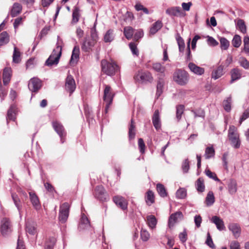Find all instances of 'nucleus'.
Wrapping results in <instances>:
<instances>
[{
  "label": "nucleus",
  "instance_id": "obj_15",
  "mask_svg": "<svg viewBox=\"0 0 249 249\" xmlns=\"http://www.w3.org/2000/svg\"><path fill=\"white\" fill-rule=\"evenodd\" d=\"M228 229L231 231L235 238L237 239L240 236L241 229L238 224L235 223H230L228 225Z\"/></svg>",
  "mask_w": 249,
  "mask_h": 249
},
{
  "label": "nucleus",
  "instance_id": "obj_7",
  "mask_svg": "<svg viewBox=\"0 0 249 249\" xmlns=\"http://www.w3.org/2000/svg\"><path fill=\"white\" fill-rule=\"evenodd\" d=\"M70 205L68 202H65L60 205L58 219L59 222L64 224L66 222L70 213Z\"/></svg>",
  "mask_w": 249,
  "mask_h": 249
},
{
  "label": "nucleus",
  "instance_id": "obj_6",
  "mask_svg": "<svg viewBox=\"0 0 249 249\" xmlns=\"http://www.w3.org/2000/svg\"><path fill=\"white\" fill-rule=\"evenodd\" d=\"M134 79L136 82L142 84L147 82L151 83L153 79L151 73L148 71H139L135 75Z\"/></svg>",
  "mask_w": 249,
  "mask_h": 249
},
{
  "label": "nucleus",
  "instance_id": "obj_3",
  "mask_svg": "<svg viewBox=\"0 0 249 249\" xmlns=\"http://www.w3.org/2000/svg\"><path fill=\"white\" fill-rule=\"evenodd\" d=\"M173 80L180 86L185 85L189 81V74L182 69H177L173 75Z\"/></svg>",
  "mask_w": 249,
  "mask_h": 249
},
{
  "label": "nucleus",
  "instance_id": "obj_51",
  "mask_svg": "<svg viewBox=\"0 0 249 249\" xmlns=\"http://www.w3.org/2000/svg\"><path fill=\"white\" fill-rule=\"evenodd\" d=\"M231 97H228L226 100L223 102V106L224 109L227 112H229L231 110Z\"/></svg>",
  "mask_w": 249,
  "mask_h": 249
},
{
  "label": "nucleus",
  "instance_id": "obj_22",
  "mask_svg": "<svg viewBox=\"0 0 249 249\" xmlns=\"http://www.w3.org/2000/svg\"><path fill=\"white\" fill-rule=\"evenodd\" d=\"M12 70L10 68L6 67L3 69L2 80L4 85H7L11 80Z\"/></svg>",
  "mask_w": 249,
  "mask_h": 249
},
{
  "label": "nucleus",
  "instance_id": "obj_56",
  "mask_svg": "<svg viewBox=\"0 0 249 249\" xmlns=\"http://www.w3.org/2000/svg\"><path fill=\"white\" fill-rule=\"evenodd\" d=\"M176 39L178 46L179 51L180 52H183L185 48V43L183 38L180 36H178Z\"/></svg>",
  "mask_w": 249,
  "mask_h": 249
},
{
  "label": "nucleus",
  "instance_id": "obj_47",
  "mask_svg": "<svg viewBox=\"0 0 249 249\" xmlns=\"http://www.w3.org/2000/svg\"><path fill=\"white\" fill-rule=\"evenodd\" d=\"M237 28L243 34H245L247 32V27L243 19H239L238 20L236 24Z\"/></svg>",
  "mask_w": 249,
  "mask_h": 249
},
{
  "label": "nucleus",
  "instance_id": "obj_23",
  "mask_svg": "<svg viewBox=\"0 0 249 249\" xmlns=\"http://www.w3.org/2000/svg\"><path fill=\"white\" fill-rule=\"evenodd\" d=\"M11 196L19 215H21L22 211V205L20 199L16 194H12Z\"/></svg>",
  "mask_w": 249,
  "mask_h": 249
},
{
  "label": "nucleus",
  "instance_id": "obj_18",
  "mask_svg": "<svg viewBox=\"0 0 249 249\" xmlns=\"http://www.w3.org/2000/svg\"><path fill=\"white\" fill-rule=\"evenodd\" d=\"M80 49L78 46H75L73 49L70 64L71 66L75 65L79 58Z\"/></svg>",
  "mask_w": 249,
  "mask_h": 249
},
{
  "label": "nucleus",
  "instance_id": "obj_34",
  "mask_svg": "<svg viewBox=\"0 0 249 249\" xmlns=\"http://www.w3.org/2000/svg\"><path fill=\"white\" fill-rule=\"evenodd\" d=\"M157 191L161 197H165L168 196V193L164 185L161 183H158L156 186Z\"/></svg>",
  "mask_w": 249,
  "mask_h": 249
},
{
  "label": "nucleus",
  "instance_id": "obj_48",
  "mask_svg": "<svg viewBox=\"0 0 249 249\" xmlns=\"http://www.w3.org/2000/svg\"><path fill=\"white\" fill-rule=\"evenodd\" d=\"M215 151L213 146L206 147L205 151V157L206 159H209L214 157Z\"/></svg>",
  "mask_w": 249,
  "mask_h": 249
},
{
  "label": "nucleus",
  "instance_id": "obj_61",
  "mask_svg": "<svg viewBox=\"0 0 249 249\" xmlns=\"http://www.w3.org/2000/svg\"><path fill=\"white\" fill-rule=\"evenodd\" d=\"M138 146L140 153L142 154L144 153L145 152V145L142 138H139L138 139Z\"/></svg>",
  "mask_w": 249,
  "mask_h": 249
},
{
  "label": "nucleus",
  "instance_id": "obj_38",
  "mask_svg": "<svg viewBox=\"0 0 249 249\" xmlns=\"http://www.w3.org/2000/svg\"><path fill=\"white\" fill-rule=\"evenodd\" d=\"M10 40L9 36L6 31L0 34V46L7 44Z\"/></svg>",
  "mask_w": 249,
  "mask_h": 249
},
{
  "label": "nucleus",
  "instance_id": "obj_57",
  "mask_svg": "<svg viewBox=\"0 0 249 249\" xmlns=\"http://www.w3.org/2000/svg\"><path fill=\"white\" fill-rule=\"evenodd\" d=\"M240 66L246 70L249 69V61L245 57H240L239 59Z\"/></svg>",
  "mask_w": 249,
  "mask_h": 249
},
{
  "label": "nucleus",
  "instance_id": "obj_60",
  "mask_svg": "<svg viewBox=\"0 0 249 249\" xmlns=\"http://www.w3.org/2000/svg\"><path fill=\"white\" fill-rule=\"evenodd\" d=\"M79 9L75 7L72 12V22L74 23H77L79 20Z\"/></svg>",
  "mask_w": 249,
  "mask_h": 249
},
{
  "label": "nucleus",
  "instance_id": "obj_55",
  "mask_svg": "<svg viewBox=\"0 0 249 249\" xmlns=\"http://www.w3.org/2000/svg\"><path fill=\"white\" fill-rule=\"evenodd\" d=\"M184 109V106L183 105H178L176 107V118L178 121H179L181 118V115L183 113Z\"/></svg>",
  "mask_w": 249,
  "mask_h": 249
},
{
  "label": "nucleus",
  "instance_id": "obj_24",
  "mask_svg": "<svg viewBox=\"0 0 249 249\" xmlns=\"http://www.w3.org/2000/svg\"><path fill=\"white\" fill-rule=\"evenodd\" d=\"M17 111V108L16 106L14 104L11 105L9 109L7 111V115L6 117L7 122L8 120L15 121L16 119Z\"/></svg>",
  "mask_w": 249,
  "mask_h": 249
},
{
  "label": "nucleus",
  "instance_id": "obj_21",
  "mask_svg": "<svg viewBox=\"0 0 249 249\" xmlns=\"http://www.w3.org/2000/svg\"><path fill=\"white\" fill-rule=\"evenodd\" d=\"M90 226V222L88 217L83 213L81 214L78 228L80 230L88 229Z\"/></svg>",
  "mask_w": 249,
  "mask_h": 249
},
{
  "label": "nucleus",
  "instance_id": "obj_28",
  "mask_svg": "<svg viewBox=\"0 0 249 249\" xmlns=\"http://www.w3.org/2000/svg\"><path fill=\"white\" fill-rule=\"evenodd\" d=\"M224 66L222 64L219 66L217 69L214 70L212 74V77L214 79H217L222 76L224 73L223 71Z\"/></svg>",
  "mask_w": 249,
  "mask_h": 249
},
{
  "label": "nucleus",
  "instance_id": "obj_20",
  "mask_svg": "<svg viewBox=\"0 0 249 249\" xmlns=\"http://www.w3.org/2000/svg\"><path fill=\"white\" fill-rule=\"evenodd\" d=\"M188 68L191 72L198 75H201L204 72V69L203 68L197 66L193 62L188 64Z\"/></svg>",
  "mask_w": 249,
  "mask_h": 249
},
{
  "label": "nucleus",
  "instance_id": "obj_17",
  "mask_svg": "<svg viewBox=\"0 0 249 249\" xmlns=\"http://www.w3.org/2000/svg\"><path fill=\"white\" fill-rule=\"evenodd\" d=\"M29 195L30 201L34 208L36 210H39L41 208V204L35 192H30Z\"/></svg>",
  "mask_w": 249,
  "mask_h": 249
},
{
  "label": "nucleus",
  "instance_id": "obj_53",
  "mask_svg": "<svg viewBox=\"0 0 249 249\" xmlns=\"http://www.w3.org/2000/svg\"><path fill=\"white\" fill-rule=\"evenodd\" d=\"M232 45L235 48L240 47L241 44V38L240 36L236 35L231 41Z\"/></svg>",
  "mask_w": 249,
  "mask_h": 249
},
{
  "label": "nucleus",
  "instance_id": "obj_63",
  "mask_svg": "<svg viewBox=\"0 0 249 249\" xmlns=\"http://www.w3.org/2000/svg\"><path fill=\"white\" fill-rule=\"evenodd\" d=\"M44 187L47 191L53 194V193H56L53 186L49 182H46L44 183Z\"/></svg>",
  "mask_w": 249,
  "mask_h": 249
},
{
  "label": "nucleus",
  "instance_id": "obj_42",
  "mask_svg": "<svg viewBox=\"0 0 249 249\" xmlns=\"http://www.w3.org/2000/svg\"><path fill=\"white\" fill-rule=\"evenodd\" d=\"M26 231L31 235H35L36 233V229L34 223H27L26 224Z\"/></svg>",
  "mask_w": 249,
  "mask_h": 249
},
{
  "label": "nucleus",
  "instance_id": "obj_54",
  "mask_svg": "<svg viewBox=\"0 0 249 249\" xmlns=\"http://www.w3.org/2000/svg\"><path fill=\"white\" fill-rule=\"evenodd\" d=\"M192 112L194 114V116L195 118L201 117L203 119H204L205 118V113L204 110L202 108H198L196 110H192Z\"/></svg>",
  "mask_w": 249,
  "mask_h": 249
},
{
  "label": "nucleus",
  "instance_id": "obj_36",
  "mask_svg": "<svg viewBox=\"0 0 249 249\" xmlns=\"http://www.w3.org/2000/svg\"><path fill=\"white\" fill-rule=\"evenodd\" d=\"M147 223L151 229H154L157 224V220L153 215H149L146 217Z\"/></svg>",
  "mask_w": 249,
  "mask_h": 249
},
{
  "label": "nucleus",
  "instance_id": "obj_52",
  "mask_svg": "<svg viewBox=\"0 0 249 249\" xmlns=\"http://www.w3.org/2000/svg\"><path fill=\"white\" fill-rule=\"evenodd\" d=\"M219 40L221 49L224 50H227L230 46L229 41L225 37H221Z\"/></svg>",
  "mask_w": 249,
  "mask_h": 249
},
{
  "label": "nucleus",
  "instance_id": "obj_59",
  "mask_svg": "<svg viewBox=\"0 0 249 249\" xmlns=\"http://www.w3.org/2000/svg\"><path fill=\"white\" fill-rule=\"evenodd\" d=\"M129 48L132 54L136 56L139 55V51L137 47V45L134 42H130L129 44Z\"/></svg>",
  "mask_w": 249,
  "mask_h": 249
},
{
  "label": "nucleus",
  "instance_id": "obj_10",
  "mask_svg": "<svg viewBox=\"0 0 249 249\" xmlns=\"http://www.w3.org/2000/svg\"><path fill=\"white\" fill-rule=\"evenodd\" d=\"M165 13L170 17H184L186 14L183 12L179 6H173L168 8Z\"/></svg>",
  "mask_w": 249,
  "mask_h": 249
},
{
  "label": "nucleus",
  "instance_id": "obj_27",
  "mask_svg": "<svg viewBox=\"0 0 249 249\" xmlns=\"http://www.w3.org/2000/svg\"><path fill=\"white\" fill-rule=\"evenodd\" d=\"M22 10L21 5L18 2L14 3L11 10V16L12 17H15L19 14Z\"/></svg>",
  "mask_w": 249,
  "mask_h": 249
},
{
  "label": "nucleus",
  "instance_id": "obj_8",
  "mask_svg": "<svg viewBox=\"0 0 249 249\" xmlns=\"http://www.w3.org/2000/svg\"><path fill=\"white\" fill-rule=\"evenodd\" d=\"M52 126L55 131L60 138L61 143L66 141L67 132L62 124L57 121H53L52 122Z\"/></svg>",
  "mask_w": 249,
  "mask_h": 249
},
{
  "label": "nucleus",
  "instance_id": "obj_35",
  "mask_svg": "<svg viewBox=\"0 0 249 249\" xmlns=\"http://www.w3.org/2000/svg\"><path fill=\"white\" fill-rule=\"evenodd\" d=\"M162 27V23L160 20H158L153 24L150 29V33L152 35L155 34Z\"/></svg>",
  "mask_w": 249,
  "mask_h": 249
},
{
  "label": "nucleus",
  "instance_id": "obj_9",
  "mask_svg": "<svg viewBox=\"0 0 249 249\" xmlns=\"http://www.w3.org/2000/svg\"><path fill=\"white\" fill-rule=\"evenodd\" d=\"M94 195L95 197L100 201H107L109 199L108 195L102 185H99L95 187Z\"/></svg>",
  "mask_w": 249,
  "mask_h": 249
},
{
  "label": "nucleus",
  "instance_id": "obj_1",
  "mask_svg": "<svg viewBox=\"0 0 249 249\" xmlns=\"http://www.w3.org/2000/svg\"><path fill=\"white\" fill-rule=\"evenodd\" d=\"M63 43L62 39L59 36H57V41L56 47L53 49L52 54L45 62V65L49 67L53 65H56L59 62V59L62 54V44Z\"/></svg>",
  "mask_w": 249,
  "mask_h": 249
},
{
  "label": "nucleus",
  "instance_id": "obj_64",
  "mask_svg": "<svg viewBox=\"0 0 249 249\" xmlns=\"http://www.w3.org/2000/svg\"><path fill=\"white\" fill-rule=\"evenodd\" d=\"M244 50L245 52L249 53V36H246L244 38Z\"/></svg>",
  "mask_w": 249,
  "mask_h": 249
},
{
  "label": "nucleus",
  "instance_id": "obj_58",
  "mask_svg": "<svg viewBox=\"0 0 249 249\" xmlns=\"http://www.w3.org/2000/svg\"><path fill=\"white\" fill-rule=\"evenodd\" d=\"M181 168L184 173H188L190 169V164L188 159H186L183 161L181 165Z\"/></svg>",
  "mask_w": 249,
  "mask_h": 249
},
{
  "label": "nucleus",
  "instance_id": "obj_46",
  "mask_svg": "<svg viewBox=\"0 0 249 249\" xmlns=\"http://www.w3.org/2000/svg\"><path fill=\"white\" fill-rule=\"evenodd\" d=\"M84 112L87 121H88L89 123L92 122L93 115L92 114V111L90 110L88 105L84 106Z\"/></svg>",
  "mask_w": 249,
  "mask_h": 249
},
{
  "label": "nucleus",
  "instance_id": "obj_26",
  "mask_svg": "<svg viewBox=\"0 0 249 249\" xmlns=\"http://www.w3.org/2000/svg\"><path fill=\"white\" fill-rule=\"evenodd\" d=\"M182 216L181 212H178L173 214H172L168 220V226L169 228L173 227L174 224L176 222L178 218H181Z\"/></svg>",
  "mask_w": 249,
  "mask_h": 249
},
{
  "label": "nucleus",
  "instance_id": "obj_43",
  "mask_svg": "<svg viewBox=\"0 0 249 249\" xmlns=\"http://www.w3.org/2000/svg\"><path fill=\"white\" fill-rule=\"evenodd\" d=\"M56 242V239L53 237H50L46 242L45 249H53Z\"/></svg>",
  "mask_w": 249,
  "mask_h": 249
},
{
  "label": "nucleus",
  "instance_id": "obj_37",
  "mask_svg": "<svg viewBox=\"0 0 249 249\" xmlns=\"http://www.w3.org/2000/svg\"><path fill=\"white\" fill-rule=\"evenodd\" d=\"M239 136L240 135L237 128L233 125H230L228 132V138L229 139Z\"/></svg>",
  "mask_w": 249,
  "mask_h": 249
},
{
  "label": "nucleus",
  "instance_id": "obj_19",
  "mask_svg": "<svg viewBox=\"0 0 249 249\" xmlns=\"http://www.w3.org/2000/svg\"><path fill=\"white\" fill-rule=\"evenodd\" d=\"M211 221L215 225L217 229L219 231H222L225 230L226 228L224 225V221L219 217L216 215L213 216L211 219Z\"/></svg>",
  "mask_w": 249,
  "mask_h": 249
},
{
  "label": "nucleus",
  "instance_id": "obj_30",
  "mask_svg": "<svg viewBox=\"0 0 249 249\" xmlns=\"http://www.w3.org/2000/svg\"><path fill=\"white\" fill-rule=\"evenodd\" d=\"M195 186L198 193H202L205 191V186L202 178H198L196 182Z\"/></svg>",
  "mask_w": 249,
  "mask_h": 249
},
{
  "label": "nucleus",
  "instance_id": "obj_50",
  "mask_svg": "<svg viewBox=\"0 0 249 249\" xmlns=\"http://www.w3.org/2000/svg\"><path fill=\"white\" fill-rule=\"evenodd\" d=\"M176 197L178 199H184L187 196V191L185 188H180L176 192Z\"/></svg>",
  "mask_w": 249,
  "mask_h": 249
},
{
  "label": "nucleus",
  "instance_id": "obj_45",
  "mask_svg": "<svg viewBox=\"0 0 249 249\" xmlns=\"http://www.w3.org/2000/svg\"><path fill=\"white\" fill-rule=\"evenodd\" d=\"M124 34L127 39H130L134 34V30L130 26L125 27L124 29Z\"/></svg>",
  "mask_w": 249,
  "mask_h": 249
},
{
  "label": "nucleus",
  "instance_id": "obj_29",
  "mask_svg": "<svg viewBox=\"0 0 249 249\" xmlns=\"http://www.w3.org/2000/svg\"><path fill=\"white\" fill-rule=\"evenodd\" d=\"M231 145L234 149H238L241 145V140L240 139V136L234 137L228 139Z\"/></svg>",
  "mask_w": 249,
  "mask_h": 249
},
{
  "label": "nucleus",
  "instance_id": "obj_39",
  "mask_svg": "<svg viewBox=\"0 0 249 249\" xmlns=\"http://www.w3.org/2000/svg\"><path fill=\"white\" fill-rule=\"evenodd\" d=\"M115 37L114 31L112 29H109L107 31L104 36V40L105 42H111Z\"/></svg>",
  "mask_w": 249,
  "mask_h": 249
},
{
  "label": "nucleus",
  "instance_id": "obj_16",
  "mask_svg": "<svg viewBox=\"0 0 249 249\" xmlns=\"http://www.w3.org/2000/svg\"><path fill=\"white\" fill-rule=\"evenodd\" d=\"M152 120L155 128L157 131H159L161 129V126L159 110L157 109L155 111Z\"/></svg>",
  "mask_w": 249,
  "mask_h": 249
},
{
  "label": "nucleus",
  "instance_id": "obj_40",
  "mask_svg": "<svg viewBox=\"0 0 249 249\" xmlns=\"http://www.w3.org/2000/svg\"><path fill=\"white\" fill-rule=\"evenodd\" d=\"M164 85V82L163 79L162 78H160L157 85V92L156 95L157 98L160 97L162 94L163 92Z\"/></svg>",
  "mask_w": 249,
  "mask_h": 249
},
{
  "label": "nucleus",
  "instance_id": "obj_25",
  "mask_svg": "<svg viewBox=\"0 0 249 249\" xmlns=\"http://www.w3.org/2000/svg\"><path fill=\"white\" fill-rule=\"evenodd\" d=\"M136 135L135 125L133 119H131L130 124L128 126V138L130 142L135 139Z\"/></svg>",
  "mask_w": 249,
  "mask_h": 249
},
{
  "label": "nucleus",
  "instance_id": "obj_41",
  "mask_svg": "<svg viewBox=\"0 0 249 249\" xmlns=\"http://www.w3.org/2000/svg\"><path fill=\"white\" fill-rule=\"evenodd\" d=\"M215 201V198L213 193L212 191H209L205 199L206 205L208 207L213 205Z\"/></svg>",
  "mask_w": 249,
  "mask_h": 249
},
{
  "label": "nucleus",
  "instance_id": "obj_49",
  "mask_svg": "<svg viewBox=\"0 0 249 249\" xmlns=\"http://www.w3.org/2000/svg\"><path fill=\"white\" fill-rule=\"evenodd\" d=\"M20 56V52L16 47H15L13 54V62L15 63H19L21 60Z\"/></svg>",
  "mask_w": 249,
  "mask_h": 249
},
{
  "label": "nucleus",
  "instance_id": "obj_13",
  "mask_svg": "<svg viewBox=\"0 0 249 249\" xmlns=\"http://www.w3.org/2000/svg\"><path fill=\"white\" fill-rule=\"evenodd\" d=\"M94 40L89 37H85L81 45V49L85 52H89L94 46Z\"/></svg>",
  "mask_w": 249,
  "mask_h": 249
},
{
  "label": "nucleus",
  "instance_id": "obj_12",
  "mask_svg": "<svg viewBox=\"0 0 249 249\" xmlns=\"http://www.w3.org/2000/svg\"><path fill=\"white\" fill-rule=\"evenodd\" d=\"M65 89L70 94L75 89V80L71 75H68L66 79Z\"/></svg>",
  "mask_w": 249,
  "mask_h": 249
},
{
  "label": "nucleus",
  "instance_id": "obj_31",
  "mask_svg": "<svg viewBox=\"0 0 249 249\" xmlns=\"http://www.w3.org/2000/svg\"><path fill=\"white\" fill-rule=\"evenodd\" d=\"M231 81H233L239 79L241 77V71L238 68H234L231 71Z\"/></svg>",
  "mask_w": 249,
  "mask_h": 249
},
{
  "label": "nucleus",
  "instance_id": "obj_32",
  "mask_svg": "<svg viewBox=\"0 0 249 249\" xmlns=\"http://www.w3.org/2000/svg\"><path fill=\"white\" fill-rule=\"evenodd\" d=\"M146 204L148 206L151 205L155 202V196L154 193L151 190H148L145 196Z\"/></svg>",
  "mask_w": 249,
  "mask_h": 249
},
{
  "label": "nucleus",
  "instance_id": "obj_44",
  "mask_svg": "<svg viewBox=\"0 0 249 249\" xmlns=\"http://www.w3.org/2000/svg\"><path fill=\"white\" fill-rule=\"evenodd\" d=\"M153 69L158 72L161 74V76H164V72L165 68L164 66H162L160 63H155L153 64Z\"/></svg>",
  "mask_w": 249,
  "mask_h": 249
},
{
  "label": "nucleus",
  "instance_id": "obj_33",
  "mask_svg": "<svg viewBox=\"0 0 249 249\" xmlns=\"http://www.w3.org/2000/svg\"><path fill=\"white\" fill-rule=\"evenodd\" d=\"M229 192L231 195L234 194L237 191V182L235 179H231L228 184Z\"/></svg>",
  "mask_w": 249,
  "mask_h": 249
},
{
  "label": "nucleus",
  "instance_id": "obj_11",
  "mask_svg": "<svg viewBox=\"0 0 249 249\" xmlns=\"http://www.w3.org/2000/svg\"><path fill=\"white\" fill-rule=\"evenodd\" d=\"M42 87L41 81L38 78H31L28 83V88L32 92H37Z\"/></svg>",
  "mask_w": 249,
  "mask_h": 249
},
{
  "label": "nucleus",
  "instance_id": "obj_62",
  "mask_svg": "<svg viewBox=\"0 0 249 249\" xmlns=\"http://www.w3.org/2000/svg\"><path fill=\"white\" fill-rule=\"evenodd\" d=\"M150 237L149 232L145 230H142L141 231V238L143 241H147Z\"/></svg>",
  "mask_w": 249,
  "mask_h": 249
},
{
  "label": "nucleus",
  "instance_id": "obj_14",
  "mask_svg": "<svg viewBox=\"0 0 249 249\" xmlns=\"http://www.w3.org/2000/svg\"><path fill=\"white\" fill-rule=\"evenodd\" d=\"M113 202L122 210H125L127 208V202L125 199L122 196H116L113 198Z\"/></svg>",
  "mask_w": 249,
  "mask_h": 249
},
{
  "label": "nucleus",
  "instance_id": "obj_2",
  "mask_svg": "<svg viewBox=\"0 0 249 249\" xmlns=\"http://www.w3.org/2000/svg\"><path fill=\"white\" fill-rule=\"evenodd\" d=\"M102 71L108 76H113L119 70V67L116 62L112 59L108 61L103 59L101 62Z\"/></svg>",
  "mask_w": 249,
  "mask_h": 249
},
{
  "label": "nucleus",
  "instance_id": "obj_4",
  "mask_svg": "<svg viewBox=\"0 0 249 249\" xmlns=\"http://www.w3.org/2000/svg\"><path fill=\"white\" fill-rule=\"evenodd\" d=\"M0 229L1 233L3 236H7L12 233L13 225L8 218L4 217L1 219Z\"/></svg>",
  "mask_w": 249,
  "mask_h": 249
},
{
  "label": "nucleus",
  "instance_id": "obj_5",
  "mask_svg": "<svg viewBox=\"0 0 249 249\" xmlns=\"http://www.w3.org/2000/svg\"><path fill=\"white\" fill-rule=\"evenodd\" d=\"M105 87L103 99L106 104L105 112V113H107L108 109L112 104L114 94L112 92L111 87L109 86L105 85Z\"/></svg>",
  "mask_w": 249,
  "mask_h": 249
}]
</instances>
